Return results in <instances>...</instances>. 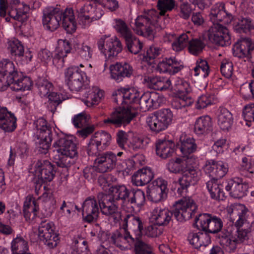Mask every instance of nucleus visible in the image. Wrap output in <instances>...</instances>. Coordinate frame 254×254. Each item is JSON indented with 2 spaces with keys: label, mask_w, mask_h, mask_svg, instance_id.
I'll return each mask as SVG.
<instances>
[{
  "label": "nucleus",
  "mask_w": 254,
  "mask_h": 254,
  "mask_svg": "<svg viewBox=\"0 0 254 254\" xmlns=\"http://www.w3.org/2000/svg\"><path fill=\"white\" fill-rule=\"evenodd\" d=\"M117 96L114 99L117 103L120 99L122 104L126 105L116 109L103 122L107 125L120 127L129 124L137 114L138 106L135 104L138 103L140 95L134 88H121L118 89Z\"/></svg>",
  "instance_id": "1"
},
{
  "label": "nucleus",
  "mask_w": 254,
  "mask_h": 254,
  "mask_svg": "<svg viewBox=\"0 0 254 254\" xmlns=\"http://www.w3.org/2000/svg\"><path fill=\"white\" fill-rule=\"evenodd\" d=\"M193 159L178 157L170 160L167 164V169L170 172L175 174L182 173V176L178 180L179 187L177 190L181 196L186 195L189 188L195 186L200 179V171L192 166Z\"/></svg>",
  "instance_id": "2"
},
{
  "label": "nucleus",
  "mask_w": 254,
  "mask_h": 254,
  "mask_svg": "<svg viewBox=\"0 0 254 254\" xmlns=\"http://www.w3.org/2000/svg\"><path fill=\"white\" fill-rule=\"evenodd\" d=\"M174 206L175 208L173 212L161 207L154 208L151 212L152 221L158 226H167L174 215L177 221L183 222L191 218L197 209L194 201L190 197L187 196L176 201Z\"/></svg>",
  "instance_id": "3"
},
{
  "label": "nucleus",
  "mask_w": 254,
  "mask_h": 254,
  "mask_svg": "<svg viewBox=\"0 0 254 254\" xmlns=\"http://www.w3.org/2000/svg\"><path fill=\"white\" fill-rule=\"evenodd\" d=\"M43 24L49 30L54 31L60 26L62 19V26L67 33H72L76 28L73 10L66 8L64 12L58 7H48L43 10Z\"/></svg>",
  "instance_id": "4"
},
{
  "label": "nucleus",
  "mask_w": 254,
  "mask_h": 254,
  "mask_svg": "<svg viewBox=\"0 0 254 254\" xmlns=\"http://www.w3.org/2000/svg\"><path fill=\"white\" fill-rule=\"evenodd\" d=\"M162 21L163 18L158 16V11L150 9L136 17L133 29L137 35L153 40L155 31L164 27Z\"/></svg>",
  "instance_id": "5"
},
{
  "label": "nucleus",
  "mask_w": 254,
  "mask_h": 254,
  "mask_svg": "<svg viewBox=\"0 0 254 254\" xmlns=\"http://www.w3.org/2000/svg\"><path fill=\"white\" fill-rule=\"evenodd\" d=\"M53 159L57 166L67 168L74 163L77 156L76 143L69 137L60 138L53 144Z\"/></svg>",
  "instance_id": "6"
},
{
  "label": "nucleus",
  "mask_w": 254,
  "mask_h": 254,
  "mask_svg": "<svg viewBox=\"0 0 254 254\" xmlns=\"http://www.w3.org/2000/svg\"><path fill=\"white\" fill-rule=\"evenodd\" d=\"M29 7L19 0H0V16L6 22L10 18L23 22L28 19Z\"/></svg>",
  "instance_id": "7"
},
{
  "label": "nucleus",
  "mask_w": 254,
  "mask_h": 254,
  "mask_svg": "<svg viewBox=\"0 0 254 254\" xmlns=\"http://www.w3.org/2000/svg\"><path fill=\"white\" fill-rule=\"evenodd\" d=\"M173 114L170 109L164 108L155 112L147 118V122L150 129L159 132L166 129L172 123Z\"/></svg>",
  "instance_id": "8"
},
{
  "label": "nucleus",
  "mask_w": 254,
  "mask_h": 254,
  "mask_svg": "<svg viewBox=\"0 0 254 254\" xmlns=\"http://www.w3.org/2000/svg\"><path fill=\"white\" fill-rule=\"evenodd\" d=\"M32 173L34 176L35 183L41 186L43 183L51 182L53 179L55 171L50 162L46 160H39L35 163Z\"/></svg>",
  "instance_id": "9"
},
{
  "label": "nucleus",
  "mask_w": 254,
  "mask_h": 254,
  "mask_svg": "<svg viewBox=\"0 0 254 254\" xmlns=\"http://www.w3.org/2000/svg\"><path fill=\"white\" fill-rule=\"evenodd\" d=\"M97 198L102 214L109 216L115 223L119 222L121 219L122 215L114 198L103 193H99Z\"/></svg>",
  "instance_id": "10"
},
{
  "label": "nucleus",
  "mask_w": 254,
  "mask_h": 254,
  "mask_svg": "<svg viewBox=\"0 0 254 254\" xmlns=\"http://www.w3.org/2000/svg\"><path fill=\"white\" fill-rule=\"evenodd\" d=\"M195 222L199 229L213 234L219 232L223 227L219 217L208 213L199 214L195 218Z\"/></svg>",
  "instance_id": "11"
},
{
  "label": "nucleus",
  "mask_w": 254,
  "mask_h": 254,
  "mask_svg": "<svg viewBox=\"0 0 254 254\" xmlns=\"http://www.w3.org/2000/svg\"><path fill=\"white\" fill-rule=\"evenodd\" d=\"M18 77V71L14 63L8 59L0 62V91L5 90L14 79Z\"/></svg>",
  "instance_id": "12"
},
{
  "label": "nucleus",
  "mask_w": 254,
  "mask_h": 254,
  "mask_svg": "<svg viewBox=\"0 0 254 254\" xmlns=\"http://www.w3.org/2000/svg\"><path fill=\"white\" fill-rule=\"evenodd\" d=\"M209 40L221 46H227L231 44V36L228 28L222 24H213L207 32Z\"/></svg>",
  "instance_id": "13"
},
{
  "label": "nucleus",
  "mask_w": 254,
  "mask_h": 254,
  "mask_svg": "<svg viewBox=\"0 0 254 254\" xmlns=\"http://www.w3.org/2000/svg\"><path fill=\"white\" fill-rule=\"evenodd\" d=\"M117 161L116 154L112 151H107L98 154L94 161V170L99 173H104L115 169Z\"/></svg>",
  "instance_id": "14"
},
{
  "label": "nucleus",
  "mask_w": 254,
  "mask_h": 254,
  "mask_svg": "<svg viewBox=\"0 0 254 254\" xmlns=\"http://www.w3.org/2000/svg\"><path fill=\"white\" fill-rule=\"evenodd\" d=\"M84 73L78 66H71L64 71L65 81L72 91H79L83 85Z\"/></svg>",
  "instance_id": "15"
},
{
  "label": "nucleus",
  "mask_w": 254,
  "mask_h": 254,
  "mask_svg": "<svg viewBox=\"0 0 254 254\" xmlns=\"http://www.w3.org/2000/svg\"><path fill=\"white\" fill-rule=\"evenodd\" d=\"M134 239L128 230L122 226L120 229L112 233L111 242L121 250H125L133 247Z\"/></svg>",
  "instance_id": "16"
},
{
  "label": "nucleus",
  "mask_w": 254,
  "mask_h": 254,
  "mask_svg": "<svg viewBox=\"0 0 254 254\" xmlns=\"http://www.w3.org/2000/svg\"><path fill=\"white\" fill-rule=\"evenodd\" d=\"M163 98L155 92H146L140 97L138 104L140 109L143 111L157 109L163 102Z\"/></svg>",
  "instance_id": "17"
},
{
  "label": "nucleus",
  "mask_w": 254,
  "mask_h": 254,
  "mask_svg": "<svg viewBox=\"0 0 254 254\" xmlns=\"http://www.w3.org/2000/svg\"><path fill=\"white\" fill-rule=\"evenodd\" d=\"M226 183L225 190L232 197L240 198L247 195L249 186L243 182V179L235 177L228 180Z\"/></svg>",
  "instance_id": "18"
},
{
  "label": "nucleus",
  "mask_w": 254,
  "mask_h": 254,
  "mask_svg": "<svg viewBox=\"0 0 254 254\" xmlns=\"http://www.w3.org/2000/svg\"><path fill=\"white\" fill-rule=\"evenodd\" d=\"M111 77L119 83L125 78H129L133 74V69L131 65L127 63H117L110 66Z\"/></svg>",
  "instance_id": "19"
},
{
  "label": "nucleus",
  "mask_w": 254,
  "mask_h": 254,
  "mask_svg": "<svg viewBox=\"0 0 254 254\" xmlns=\"http://www.w3.org/2000/svg\"><path fill=\"white\" fill-rule=\"evenodd\" d=\"M230 215V221L238 228H240L246 221L247 209L241 204H231L227 209Z\"/></svg>",
  "instance_id": "20"
},
{
  "label": "nucleus",
  "mask_w": 254,
  "mask_h": 254,
  "mask_svg": "<svg viewBox=\"0 0 254 254\" xmlns=\"http://www.w3.org/2000/svg\"><path fill=\"white\" fill-rule=\"evenodd\" d=\"M178 146L182 153V157L185 159L193 158L192 164H195L197 158L193 155L197 148V145L193 138L181 136Z\"/></svg>",
  "instance_id": "21"
},
{
  "label": "nucleus",
  "mask_w": 254,
  "mask_h": 254,
  "mask_svg": "<svg viewBox=\"0 0 254 254\" xmlns=\"http://www.w3.org/2000/svg\"><path fill=\"white\" fill-rule=\"evenodd\" d=\"M209 18L213 24H216L220 22L228 23L233 19L232 14L226 12L224 9V4L223 3H217L212 7Z\"/></svg>",
  "instance_id": "22"
},
{
  "label": "nucleus",
  "mask_w": 254,
  "mask_h": 254,
  "mask_svg": "<svg viewBox=\"0 0 254 254\" xmlns=\"http://www.w3.org/2000/svg\"><path fill=\"white\" fill-rule=\"evenodd\" d=\"M16 127V118L6 108H0V128L5 132L13 131Z\"/></svg>",
  "instance_id": "23"
},
{
  "label": "nucleus",
  "mask_w": 254,
  "mask_h": 254,
  "mask_svg": "<svg viewBox=\"0 0 254 254\" xmlns=\"http://www.w3.org/2000/svg\"><path fill=\"white\" fill-rule=\"evenodd\" d=\"M155 144L157 155L163 159L172 157L175 152V143L171 140L159 139Z\"/></svg>",
  "instance_id": "24"
},
{
  "label": "nucleus",
  "mask_w": 254,
  "mask_h": 254,
  "mask_svg": "<svg viewBox=\"0 0 254 254\" xmlns=\"http://www.w3.org/2000/svg\"><path fill=\"white\" fill-rule=\"evenodd\" d=\"M154 173L149 167H144L137 170L132 176V184L142 186L149 183L153 178Z\"/></svg>",
  "instance_id": "25"
},
{
  "label": "nucleus",
  "mask_w": 254,
  "mask_h": 254,
  "mask_svg": "<svg viewBox=\"0 0 254 254\" xmlns=\"http://www.w3.org/2000/svg\"><path fill=\"white\" fill-rule=\"evenodd\" d=\"M39 206L33 196L29 195L24 202L23 213L26 221H31L37 215Z\"/></svg>",
  "instance_id": "26"
},
{
  "label": "nucleus",
  "mask_w": 254,
  "mask_h": 254,
  "mask_svg": "<svg viewBox=\"0 0 254 254\" xmlns=\"http://www.w3.org/2000/svg\"><path fill=\"white\" fill-rule=\"evenodd\" d=\"M122 226L124 229L128 230L132 229L139 236L141 235V232L143 229V224L139 217L132 214H127L124 218Z\"/></svg>",
  "instance_id": "27"
},
{
  "label": "nucleus",
  "mask_w": 254,
  "mask_h": 254,
  "mask_svg": "<svg viewBox=\"0 0 254 254\" xmlns=\"http://www.w3.org/2000/svg\"><path fill=\"white\" fill-rule=\"evenodd\" d=\"M144 81L150 88L156 90H167L171 85V81L169 79L161 76H146Z\"/></svg>",
  "instance_id": "28"
},
{
  "label": "nucleus",
  "mask_w": 254,
  "mask_h": 254,
  "mask_svg": "<svg viewBox=\"0 0 254 254\" xmlns=\"http://www.w3.org/2000/svg\"><path fill=\"white\" fill-rule=\"evenodd\" d=\"M252 40L249 38H242L233 46V54L239 58L249 57Z\"/></svg>",
  "instance_id": "29"
},
{
  "label": "nucleus",
  "mask_w": 254,
  "mask_h": 254,
  "mask_svg": "<svg viewBox=\"0 0 254 254\" xmlns=\"http://www.w3.org/2000/svg\"><path fill=\"white\" fill-rule=\"evenodd\" d=\"M211 119L208 116H204L196 119L194 125V131L198 135H205L211 130Z\"/></svg>",
  "instance_id": "30"
},
{
  "label": "nucleus",
  "mask_w": 254,
  "mask_h": 254,
  "mask_svg": "<svg viewBox=\"0 0 254 254\" xmlns=\"http://www.w3.org/2000/svg\"><path fill=\"white\" fill-rule=\"evenodd\" d=\"M218 125L221 129L228 130L233 123V118L231 113L225 108L220 107L217 116Z\"/></svg>",
  "instance_id": "31"
},
{
  "label": "nucleus",
  "mask_w": 254,
  "mask_h": 254,
  "mask_svg": "<svg viewBox=\"0 0 254 254\" xmlns=\"http://www.w3.org/2000/svg\"><path fill=\"white\" fill-rule=\"evenodd\" d=\"M206 187L212 199L219 200L225 198V194L223 191V186L218 183L217 179L213 178L208 181Z\"/></svg>",
  "instance_id": "32"
},
{
  "label": "nucleus",
  "mask_w": 254,
  "mask_h": 254,
  "mask_svg": "<svg viewBox=\"0 0 254 254\" xmlns=\"http://www.w3.org/2000/svg\"><path fill=\"white\" fill-rule=\"evenodd\" d=\"M36 130L34 134L35 138L45 137L52 136V128L43 118H40L34 123Z\"/></svg>",
  "instance_id": "33"
},
{
  "label": "nucleus",
  "mask_w": 254,
  "mask_h": 254,
  "mask_svg": "<svg viewBox=\"0 0 254 254\" xmlns=\"http://www.w3.org/2000/svg\"><path fill=\"white\" fill-rule=\"evenodd\" d=\"M219 239L221 246L229 253L234 252L239 244L236 237L232 236L228 231L219 234Z\"/></svg>",
  "instance_id": "34"
},
{
  "label": "nucleus",
  "mask_w": 254,
  "mask_h": 254,
  "mask_svg": "<svg viewBox=\"0 0 254 254\" xmlns=\"http://www.w3.org/2000/svg\"><path fill=\"white\" fill-rule=\"evenodd\" d=\"M123 49L121 41L116 37L109 38L106 40V48L104 49V55L109 58L114 57L120 53Z\"/></svg>",
  "instance_id": "35"
},
{
  "label": "nucleus",
  "mask_w": 254,
  "mask_h": 254,
  "mask_svg": "<svg viewBox=\"0 0 254 254\" xmlns=\"http://www.w3.org/2000/svg\"><path fill=\"white\" fill-rule=\"evenodd\" d=\"M234 29L237 33L254 36V25L252 23L251 19L249 17L239 19L234 26Z\"/></svg>",
  "instance_id": "36"
},
{
  "label": "nucleus",
  "mask_w": 254,
  "mask_h": 254,
  "mask_svg": "<svg viewBox=\"0 0 254 254\" xmlns=\"http://www.w3.org/2000/svg\"><path fill=\"white\" fill-rule=\"evenodd\" d=\"M111 196L115 200H127L131 189H127L125 185H114L109 188Z\"/></svg>",
  "instance_id": "37"
},
{
  "label": "nucleus",
  "mask_w": 254,
  "mask_h": 254,
  "mask_svg": "<svg viewBox=\"0 0 254 254\" xmlns=\"http://www.w3.org/2000/svg\"><path fill=\"white\" fill-rule=\"evenodd\" d=\"M93 5L91 4H86L77 9V17L79 24L83 26H86L91 23V12Z\"/></svg>",
  "instance_id": "38"
},
{
  "label": "nucleus",
  "mask_w": 254,
  "mask_h": 254,
  "mask_svg": "<svg viewBox=\"0 0 254 254\" xmlns=\"http://www.w3.org/2000/svg\"><path fill=\"white\" fill-rule=\"evenodd\" d=\"M32 85V82L31 79L27 76H22L15 78L13 82L10 85V88L14 91H25L31 89Z\"/></svg>",
  "instance_id": "39"
},
{
  "label": "nucleus",
  "mask_w": 254,
  "mask_h": 254,
  "mask_svg": "<svg viewBox=\"0 0 254 254\" xmlns=\"http://www.w3.org/2000/svg\"><path fill=\"white\" fill-rule=\"evenodd\" d=\"M103 95L104 92L103 91L100 90L97 87H93L92 89L88 91L84 103L88 107H92L94 105H97L100 102Z\"/></svg>",
  "instance_id": "40"
},
{
  "label": "nucleus",
  "mask_w": 254,
  "mask_h": 254,
  "mask_svg": "<svg viewBox=\"0 0 254 254\" xmlns=\"http://www.w3.org/2000/svg\"><path fill=\"white\" fill-rule=\"evenodd\" d=\"M133 247L135 254H154L151 245L143 241L139 237L134 239Z\"/></svg>",
  "instance_id": "41"
},
{
  "label": "nucleus",
  "mask_w": 254,
  "mask_h": 254,
  "mask_svg": "<svg viewBox=\"0 0 254 254\" xmlns=\"http://www.w3.org/2000/svg\"><path fill=\"white\" fill-rule=\"evenodd\" d=\"M145 201L143 191L139 189H131L127 201L132 205L131 207L143 205Z\"/></svg>",
  "instance_id": "42"
},
{
  "label": "nucleus",
  "mask_w": 254,
  "mask_h": 254,
  "mask_svg": "<svg viewBox=\"0 0 254 254\" xmlns=\"http://www.w3.org/2000/svg\"><path fill=\"white\" fill-rule=\"evenodd\" d=\"M55 233L54 224L48 220L42 221L38 228V237L41 241L49 238V236Z\"/></svg>",
  "instance_id": "43"
},
{
  "label": "nucleus",
  "mask_w": 254,
  "mask_h": 254,
  "mask_svg": "<svg viewBox=\"0 0 254 254\" xmlns=\"http://www.w3.org/2000/svg\"><path fill=\"white\" fill-rule=\"evenodd\" d=\"M125 40L128 50L132 54L135 55L139 53L143 48V43L133 34Z\"/></svg>",
  "instance_id": "44"
},
{
  "label": "nucleus",
  "mask_w": 254,
  "mask_h": 254,
  "mask_svg": "<svg viewBox=\"0 0 254 254\" xmlns=\"http://www.w3.org/2000/svg\"><path fill=\"white\" fill-rule=\"evenodd\" d=\"M162 55V50L161 48L155 46H150L145 53L143 55H140V59L142 61L151 63V60L159 58Z\"/></svg>",
  "instance_id": "45"
},
{
  "label": "nucleus",
  "mask_w": 254,
  "mask_h": 254,
  "mask_svg": "<svg viewBox=\"0 0 254 254\" xmlns=\"http://www.w3.org/2000/svg\"><path fill=\"white\" fill-rule=\"evenodd\" d=\"M92 137L104 150L109 146L112 139L111 134L105 131H97Z\"/></svg>",
  "instance_id": "46"
},
{
  "label": "nucleus",
  "mask_w": 254,
  "mask_h": 254,
  "mask_svg": "<svg viewBox=\"0 0 254 254\" xmlns=\"http://www.w3.org/2000/svg\"><path fill=\"white\" fill-rule=\"evenodd\" d=\"M174 90L177 96L189 95L191 91L189 83L182 78H178L174 82Z\"/></svg>",
  "instance_id": "47"
},
{
  "label": "nucleus",
  "mask_w": 254,
  "mask_h": 254,
  "mask_svg": "<svg viewBox=\"0 0 254 254\" xmlns=\"http://www.w3.org/2000/svg\"><path fill=\"white\" fill-rule=\"evenodd\" d=\"M194 76L200 75L204 78L207 77L210 69L207 62L205 60L199 59L196 62V66L194 68Z\"/></svg>",
  "instance_id": "48"
},
{
  "label": "nucleus",
  "mask_w": 254,
  "mask_h": 254,
  "mask_svg": "<svg viewBox=\"0 0 254 254\" xmlns=\"http://www.w3.org/2000/svg\"><path fill=\"white\" fill-rule=\"evenodd\" d=\"M205 45L200 39L195 38L190 40L188 44L189 52L193 56H198L204 49Z\"/></svg>",
  "instance_id": "49"
},
{
  "label": "nucleus",
  "mask_w": 254,
  "mask_h": 254,
  "mask_svg": "<svg viewBox=\"0 0 254 254\" xmlns=\"http://www.w3.org/2000/svg\"><path fill=\"white\" fill-rule=\"evenodd\" d=\"M39 198L43 201V208L45 210L44 215L46 217L50 216L55 209L56 200L46 193H44Z\"/></svg>",
  "instance_id": "50"
},
{
  "label": "nucleus",
  "mask_w": 254,
  "mask_h": 254,
  "mask_svg": "<svg viewBox=\"0 0 254 254\" xmlns=\"http://www.w3.org/2000/svg\"><path fill=\"white\" fill-rule=\"evenodd\" d=\"M12 254H18L28 251L27 242L22 238L17 237L14 239L11 243Z\"/></svg>",
  "instance_id": "51"
},
{
  "label": "nucleus",
  "mask_w": 254,
  "mask_h": 254,
  "mask_svg": "<svg viewBox=\"0 0 254 254\" xmlns=\"http://www.w3.org/2000/svg\"><path fill=\"white\" fill-rule=\"evenodd\" d=\"M193 102V100L189 95L177 96L172 102V107L176 109H181L183 107L191 105Z\"/></svg>",
  "instance_id": "52"
},
{
  "label": "nucleus",
  "mask_w": 254,
  "mask_h": 254,
  "mask_svg": "<svg viewBox=\"0 0 254 254\" xmlns=\"http://www.w3.org/2000/svg\"><path fill=\"white\" fill-rule=\"evenodd\" d=\"M36 84L38 89L39 93L41 97L48 95L53 90V84L44 78H39Z\"/></svg>",
  "instance_id": "53"
},
{
  "label": "nucleus",
  "mask_w": 254,
  "mask_h": 254,
  "mask_svg": "<svg viewBox=\"0 0 254 254\" xmlns=\"http://www.w3.org/2000/svg\"><path fill=\"white\" fill-rule=\"evenodd\" d=\"M48 97L49 101L47 108L50 111L54 113L57 110L58 106L62 103L64 99L63 98L62 94L54 92L50 93Z\"/></svg>",
  "instance_id": "54"
},
{
  "label": "nucleus",
  "mask_w": 254,
  "mask_h": 254,
  "mask_svg": "<svg viewBox=\"0 0 254 254\" xmlns=\"http://www.w3.org/2000/svg\"><path fill=\"white\" fill-rule=\"evenodd\" d=\"M167 192L165 190H161L159 188L156 189L151 186L149 187L147 191L149 199L154 202H158L165 199L167 197Z\"/></svg>",
  "instance_id": "55"
},
{
  "label": "nucleus",
  "mask_w": 254,
  "mask_h": 254,
  "mask_svg": "<svg viewBox=\"0 0 254 254\" xmlns=\"http://www.w3.org/2000/svg\"><path fill=\"white\" fill-rule=\"evenodd\" d=\"M190 40L187 33L181 34L172 43L173 50L176 52L183 50L188 45Z\"/></svg>",
  "instance_id": "56"
},
{
  "label": "nucleus",
  "mask_w": 254,
  "mask_h": 254,
  "mask_svg": "<svg viewBox=\"0 0 254 254\" xmlns=\"http://www.w3.org/2000/svg\"><path fill=\"white\" fill-rule=\"evenodd\" d=\"M114 27L117 32L125 40L131 36L132 34L131 31L128 27L125 21L121 19H116Z\"/></svg>",
  "instance_id": "57"
},
{
  "label": "nucleus",
  "mask_w": 254,
  "mask_h": 254,
  "mask_svg": "<svg viewBox=\"0 0 254 254\" xmlns=\"http://www.w3.org/2000/svg\"><path fill=\"white\" fill-rule=\"evenodd\" d=\"M37 148L39 153L41 154H47L51 146L52 140V136H46L45 137L36 138Z\"/></svg>",
  "instance_id": "58"
},
{
  "label": "nucleus",
  "mask_w": 254,
  "mask_h": 254,
  "mask_svg": "<svg viewBox=\"0 0 254 254\" xmlns=\"http://www.w3.org/2000/svg\"><path fill=\"white\" fill-rule=\"evenodd\" d=\"M8 49L12 56L19 58L23 56L24 47L18 40L15 39L10 42Z\"/></svg>",
  "instance_id": "59"
},
{
  "label": "nucleus",
  "mask_w": 254,
  "mask_h": 254,
  "mask_svg": "<svg viewBox=\"0 0 254 254\" xmlns=\"http://www.w3.org/2000/svg\"><path fill=\"white\" fill-rule=\"evenodd\" d=\"M175 1L174 0H158L157 7L160 10L158 13V16L163 17L167 11L172 10L175 6Z\"/></svg>",
  "instance_id": "60"
},
{
  "label": "nucleus",
  "mask_w": 254,
  "mask_h": 254,
  "mask_svg": "<svg viewBox=\"0 0 254 254\" xmlns=\"http://www.w3.org/2000/svg\"><path fill=\"white\" fill-rule=\"evenodd\" d=\"M215 100L213 95L206 94L200 96L197 99L196 108L197 109H203L209 105L214 104Z\"/></svg>",
  "instance_id": "61"
},
{
  "label": "nucleus",
  "mask_w": 254,
  "mask_h": 254,
  "mask_svg": "<svg viewBox=\"0 0 254 254\" xmlns=\"http://www.w3.org/2000/svg\"><path fill=\"white\" fill-rule=\"evenodd\" d=\"M168 63L169 64V70L170 74H174L178 72L184 67L182 62L175 57L168 58Z\"/></svg>",
  "instance_id": "62"
},
{
  "label": "nucleus",
  "mask_w": 254,
  "mask_h": 254,
  "mask_svg": "<svg viewBox=\"0 0 254 254\" xmlns=\"http://www.w3.org/2000/svg\"><path fill=\"white\" fill-rule=\"evenodd\" d=\"M76 52L80 58L86 61L91 59L93 54L91 48L84 44H82L78 47Z\"/></svg>",
  "instance_id": "63"
},
{
  "label": "nucleus",
  "mask_w": 254,
  "mask_h": 254,
  "mask_svg": "<svg viewBox=\"0 0 254 254\" xmlns=\"http://www.w3.org/2000/svg\"><path fill=\"white\" fill-rule=\"evenodd\" d=\"M243 116L245 121L247 122L246 125L250 127L249 123L254 122V103H251L245 106L243 109Z\"/></svg>",
  "instance_id": "64"
}]
</instances>
